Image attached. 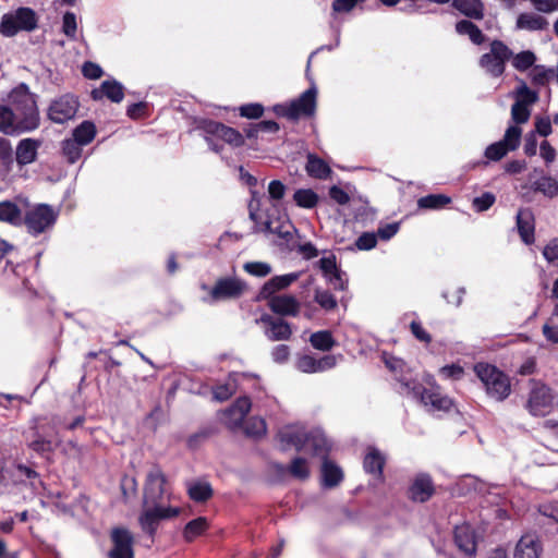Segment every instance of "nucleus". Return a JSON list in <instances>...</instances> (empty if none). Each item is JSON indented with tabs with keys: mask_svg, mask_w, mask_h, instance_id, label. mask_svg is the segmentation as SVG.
Segmentation results:
<instances>
[{
	"mask_svg": "<svg viewBox=\"0 0 558 558\" xmlns=\"http://www.w3.org/2000/svg\"><path fill=\"white\" fill-rule=\"evenodd\" d=\"M543 544L536 533H526L520 537L513 549V558H541Z\"/></svg>",
	"mask_w": 558,
	"mask_h": 558,
	"instance_id": "17",
	"label": "nucleus"
},
{
	"mask_svg": "<svg viewBox=\"0 0 558 558\" xmlns=\"http://www.w3.org/2000/svg\"><path fill=\"white\" fill-rule=\"evenodd\" d=\"M343 478L341 469L330 461L325 460L322 465V483L325 487H335Z\"/></svg>",
	"mask_w": 558,
	"mask_h": 558,
	"instance_id": "33",
	"label": "nucleus"
},
{
	"mask_svg": "<svg viewBox=\"0 0 558 558\" xmlns=\"http://www.w3.org/2000/svg\"><path fill=\"white\" fill-rule=\"evenodd\" d=\"M77 22L76 16L72 12H66L62 20V32L71 39L76 37Z\"/></svg>",
	"mask_w": 558,
	"mask_h": 558,
	"instance_id": "55",
	"label": "nucleus"
},
{
	"mask_svg": "<svg viewBox=\"0 0 558 558\" xmlns=\"http://www.w3.org/2000/svg\"><path fill=\"white\" fill-rule=\"evenodd\" d=\"M260 322L265 324V335L271 341L288 340L292 335L291 326L282 319H274L264 315Z\"/></svg>",
	"mask_w": 558,
	"mask_h": 558,
	"instance_id": "21",
	"label": "nucleus"
},
{
	"mask_svg": "<svg viewBox=\"0 0 558 558\" xmlns=\"http://www.w3.org/2000/svg\"><path fill=\"white\" fill-rule=\"evenodd\" d=\"M21 210L14 203L2 202L0 203V221L10 222L13 225L21 222Z\"/></svg>",
	"mask_w": 558,
	"mask_h": 558,
	"instance_id": "42",
	"label": "nucleus"
},
{
	"mask_svg": "<svg viewBox=\"0 0 558 558\" xmlns=\"http://www.w3.org/2000/svg\"><path fill=\"white\" fill-rule=\"evenodd\" d=\"M39 143L32 138L22 140L15 151L16 161L20 166L29 165L35 161Z\"/></svg>",
	"mask_w": 558,
	"mask_h": 558,
	"instance_id": "30",
	"label": "nucleus"
},
{
	"mask_svg": "<svg viewBox=\"0 0 558 558\" xmlns=\"http://www.w3.org/2000/svg\"><path fill=\"white\" fill-rule=\"evenodd\" d=\"M107 97L113 102L122 101L124 97L123 86L117 81H105L99 88L92 92V97L95 100H99L102 97Z\"/></svg>",
	"mask_w": 558,
	"mask_h": 558,
	"instance_id": "26",
	"label": "nucleus"
},
{
	"mask_svg": "<svg viewBox=\"0 0 558 558\" xmlns=\"http://www.w3.org/2000/svg\"><path fill=\"white\" fill-rule=\"evenodd\" d=\"M542 255L548 266L558 268V238L550 239L543 246Z\"/></svg>",
	"mask_w": 558,
	"mask_h": 558,
	"instance_id": "47",
	"label": "nucleus"
},
{
	"mask_svg": "<svg viewBox=\"0 0 558 558\" xmlns=\"http://www.w3.org/2000/svg\"><path fill=\"white\" fill-rule=\"evenodd\" d=\"M82 146L83 145L78 143L74 137L68 138L63 142V154L70 162H75L81 157Z\"/></svg>",
	"mask_w": 558,
	"mask_h": 558,
	"instance_id": "52",
	"label": "nucleus"
},
{
	"mask_svg": "<svg viewBox=\"0 0 558 558\" xmlns=\"http://www.w3.org/2000/svg\"><path fill=\"white\" fill-rule=\"evenodd\" d=\"M337 364L335 355H326L315 359L312 355H303L296 360V368L302 373H318L332 368Z\"/></svg>",
	"mask_w": 558,
	"mask_h": 558,
	"instance_id": "19",
	"label": "nucleus"
},
{
	"mask_svg": "<svg viewBox=\"0 0 558 558\" xmlns=\"http://www.w3.org/2000/svg\"><path fill=\"white\" fill-rule=\"evenodd\" d=\"M264 108L259 104H248L240 108V114L247 119H257L263 116Z\"/></svg>",
	"mask_w": 558,
	"mask_h": 558,
	"instance_id": "61",
	"label": "nucleus"
},
{
	"mask_svg": "<svg viewBox=\"0 0 558 558\" xmlns=\"http://www.w3.org/2000/svg\"><path fill=\"white\" fill-rule=\"evenodd\" d=\"M452 5L471 19L481 20L484 15V4L481 0H453Z\"/></svg>",
	"mask_w": 558,
	"mask_h": 558,
	"instance_id": "31",
	"label": "nucleus"
},
{
	"mask_svg": "<svg viewBox=\"0 0 558 558\" xmlns=\"http://www.w3.org/2000/svg\"><path fill=\"white\" fill-rule=\"evenodd\" d=\"M96 135V126L90 121L82 122L73 131V137L83 146L89 144Z\"/></svg>",
	"mask_w": 558,
	"mask_h": 558,
	"instance_id": "37",
	"label": "nucleus"
},
{
	"mask_svg": "<svg viewBox=\"0 0 558 558\" xmlns=\"http://www.w3.org/2000/svg\"><path fill=\"white\" fill-rule=\"evenodd\" d=\"M518 231L525 244H532L534 236V217L530 210H520L517 215Z\"/></svg>",
	"mask_w": 558,
	"mask_h": 558,
	"instance_id": "29",
	"label": "nucleus"
},
{
	"mask_svg": "<svg viewBox=\"0 0 558 558\" xmlns=\"http://www.w3.org/2000/svg\"><path fill=\"white\" fill-rule=\"evenodd\" d=\"M288 470L298 480H306L310 476V464L302 457L293 459Z\"/></svg>",
	"mask_w": 558,
	"mask_h": 558,
	"instance_id": "48",
	"label": "nucleus"
},
{
	"mask_svg": "<svg viewBox=\"0 0 558 558\" xmlns=\"http://www.w3.org/2000/svg\"><path fill=\"white\" fill-rule=\"evenodd\" d=\"M554 395L546 385L532 381L526 409L533 416H545L553 408Z\"/></svg>",
	"mask_w": 558,
	"mask_h": 558,
	"instance_id": "10",
	"label": "nucleus"
},
{
	"mask_svg": "<svg viewBox=\"0 0 558 558\" xmlns=\"http://www.w3.org/2000/svg\"><path fill=\"white\" fill-rule=\"evenodd\" d=\"M266 229L269 232L275 233L287 241H289L292 238L294 230L292 225L288 220L280 221L278 222V225H276V222L272 220H268L266 221Z\"/></svg>",
	"mask_w": 558,
	"mask_h": 558,
	"instance_id": "45",
	"label": "nucleus"
},
{
	"mask_svg": "<svg viewBox=\"0 0 558 558\" xmlns=\"http://www.w3.org/2000/svg\"><path fill=\"white\" fill-rule=\"evenodd\" d=\"M450 197L444 194H432L421 197L417 201V205L421 208L438 209L450 203Z\"/></svg>",
	"mask_w": 558,
	"mask_h": 558,
	"instance_id": "44",
	"label": "nucleus"
},
{
	"mask_svg": "<svg viewBox=\"0 0 558 558\" xmlns=\"http://www.w3.org/2000/svg\"><path fill=\"white\" fill-rule=\"evenodd\" d=\"M315 301L325 310H333L337 306V301L327 291L316 290Z\"/></svg>",
	"mask_w": 558,
	"mask_h": 558,
	"instance_id": "58",
	"label": "nucleus"
},
{
	"mask_svg": "<svg viewBox=\"0 0 558 558\" xmlns=\"http://www.w3.org/2000/svg\"><path fill=\"white\" fill-rule=\"evenodd\" d=\"M534 189L550 198L558 196V181L553 177L541 178L534 183Z\"/></svg>",
	"mask_w": 558,
	"mask_h": 558,
	"instance_id": "43",
	"label": "nucleus"
},
{
	"mask_svg": "<svg viewBox=\"0 0 558 558\" xmlns=\"http://www.w3.org/2000/svg\"><path fill=\"white\" fill-rule=\"evenodd\" d=\"M531 117V109L525 107H521L519 105L513 104L511 107V120L513 122L512 125L520 126V124H524L529 121Z\"/></svg>",
	"mask_w": 558,
	"mask_h": 558,
	"instance_id": "56",
	"label": "nucleus"
},
{
	"mask_svg": "<svg viewBox=\"0 0 558 558\" xmlns=\"http://www.w3.org/2000/svg\"><path fill=\"white\" fill-rule=\"evenodd\" d=\"M385 464V457L375 448H369L364 458V468L366 472L380 476L383 466Z\"/></svg>",
	"mask_w": 558,
	"mask_h": 558,
	"instance_id": "34",
	"label": "nucleus"
},
{
	"mask_svg": "<svg viewBox=\"0 0 558 558\" xmlns=\"http://www.w3.org/2000/svg\"><path fill=\"white\" fill-rule=\"evenodd\" d=\"M293 198L295 203L303 208H313L318 201L316 193L312 190H298L294 193Z\"/></svg>",
	"mask_w": 558,
	"mask_h": 558,
	"instance_id": "50",
	"label": "nucleus"
},
{
	"mask_svg": "<svg viewBox=\"0 0 558 558\" xmlns=\"http://www.w3.org/2000/svg\"><path fill=\"white\" fill-rule=\"evenodd\" d=\"M77 109V99L72 95H63L50 104L48 117L52 122L61 124L73 119Z\"/></svg>",
	"mask_w": 558,
	"mask_h": 558,
	"instance_id": "13",
	"label": "nucleus"
},
{
	"mask_svg": "<svg viewBox=\"0 0 558 558\" xmlns=\"http://www.w3.org/2000/svg\"><path fill=\"white\" fill-rule=\"evenodd\" d=\"M316 96L317 90L312 86L290 104L276 105L274 111L278 116L293 120L300 117H311L316 110Z\"/></svg>",
	"mask_w": 558,
	"mask_h": 558,
	"instance_id": "6",
	"label": "nucleus"
},
{
	"mask_svg": "<svg viewBox=\"0 0 558 558\" xmlns=\"http://www.w3.org/2000/svg\"><path fill=\"white\" fill-rule=\"evenodd\" d=\"M456 31L461 35H468L472 43L480 45L484 41V35L481 29L469 21H460L456 25Z\"/></svg>",
	"mask_w": 558,
	"mask_h": 558,
	"instance_id": "40",
	"label": "nucleus"
},
{
	"mask_svg": "<svg viewBox=\"0 0 558 558\" xmlns=\"http://www.w3.org/2000/svg\"><path fill=\"white\" fill-rule=\"evenodd\" d=\"M38 16L27 7L10 11L1 17L0 33L5 37L15 36L20 32H33L37 28Z\"/></svg>",
	"mask_w": 558,
	"mask_h": 558,
	"instance_id": "4",
	"label": "nucleus"
},
{
	"mask_svg": "<svg viewBox=\"0 0 558 558\" xmlns=\"http://www.w3.org/2000/svg\"><path fill=\"white\" fill-rule=\"evenodd\" d=\"M495 203V196L492 193H485L474 198L473 206L477 211L487 210Z\"/></svg>",
	"mask_w": 558,
	"mask_h": 558,
	"instance_id": "63",
	"label": "nucleus"
},
{
	"mask_svg": "<svg viewBox=\"0 0 558 558\" xmlns=\"http://www.w3.org/2000/svg\"><path fill=\"white\" fill-rule=\"evenodd\" d=\"M269 308L282 316H296L300 312V302L292 295L280 294L267 298Z\"/></svg>",
	"mask_w": 558,
	"mask_h": 558,
	"instance_id": "20",
	"label": "nucleus"
},
{
	"mask_svg": "<svg viewBox=\"0 0 558 558\" xmlns=\"http://www.w3.org/2000/svg\"><path fill=\"white\" fill-rule=\"evenodd\" d=\"M535 60V54L532 51H522L512 58V65L518 71H525L534 64Z\"/></svg>",
	"mask_w": 558,
	"mask_h": 558,
	"instance_id": "53",
	"label": "nucleus"
},
{
	"mask_svg": "<svg viewBox=\"0 0 558 558\" xmlns=\"http://www.w3.org/2000/svg\"><path fill=\"white\" fill-rule=\"evenodd\" d=\"M22 117L16 111H12L5 106H0V132L4 134H14L21 132H29L31 130H23L20 124Z\"/></svg>",
	"mask_w": 558,
	"mask_h": 558,
	"instance_id": "25",
	"label": "nucleus"
},
{
	"mask_svg": "<svg viewBox=\"0 0 558 558\" xmlns=\"http://www.w3.org/2000/svg\"><path fill=\"white\" fill-rule=\"evenodd\" d=\"M405 388L411 391L415 397L421 396L422 402L426 407H430L433 411L448 412L453 408V401L448 397L440 393V391H424L416 390L415 387H411L410 384L404 385Z\"/></svg>",
	"mask_w": 558,
	"mask_h": 558,
	"instance_id": "18",
	"label": "nucleus"
},
{
	"mask_svg": "<svg viewBox=\"0 0 558 558\" xmlns=\"http://www.w3.org/2000/svg\"><path fill=\"white\" fill-rule=\"evenodd\" d=\"M319 267L325 278L328 280L330 284L333 286L335 289H344V281L341 277L339 269L337 268L335 256L330 255L322 258L319 260Z\"/></svg>",
	"mask_w": 558,
	"mask_h": 558,
	"instance_id": "27",
	"label": "nucleus"
},
{
	"mask_svg": "<svg viewBox=\"0 0 558 558\" xmlns=\"http://www.w3.org/2000/svg\"><path fill=\"white\" fill-rule=\"evenodd\" d=\"M166 477L160 469L153 468L146 478L143 504L155 505L165 494Z\"/></svg>",
	"mask_w": 558,
	"mask_h": 558,
	"instance_id": "15",
	"label": "nucleus"
},
{
	"mask_svg": "<svg viewBox=\"0 0 558 558\" xmlns=\"http://www.w3.org/2000/svg\"><path fill=\"white\" fill-rule=\"evenodd\" d=\"M10 102L22 117L23 130H35L39 125V114L34 96L25 84H20L9 95Z\"/></svg>",
	"mask_w": 558,
	"mask_h": 558,
	"instance_id": "3",
	"label": "nucleus"
},
{
	"mask_svg": "<svg viewBox=\"0 0 558 558\" xmlns=\"http://www.w3.org/2000/svg\"><path fill=\"white\" fill-rule=\"evenodd\" d=\"M251 400L246 397L239 398L229 409L221 412L220 420L230 429L242 427L245 415L251 410Z\"/></svg>",
	"mask_w": 558,
	"mask_h": 558,
	"instance_id": "16",
	"label": "nucleus"
},
{
	"mask_svg": "<svg viewBox=\"0 0 558 558\" xmlns=\"http://www.w3.org/2000/svg\"><path fill=\"white\" fill-rule=\"evenodd\" d=\"M548 22L536 13H522L517 19V28L524 31L544 29Z\"/></svg>",
	"mask_w": 558,
	"mask_h": 558,
	"instance_id": "32",
	"label": "nucleus"
},
{
	"mask_svg": "<svg viewBox=\"0 0 558 558\" xmlns=\"http://www.w3.org/2000/svg\"><path fill=\"white\" fill-rule=\"evenodd\" d=\"M312 347L319 351H329L335 345L332 335L328 330L316 331L311 335Z\"/></svg>",
	"mask_w": 558,
	"mask_h": 558,
	"instance_id": "38",
	"label": "nucleus"
},
{
	"mask_svg": "<svg viewBox=\"0 0 558 558\" xmlns=\"http://www.w3.org/2000/svg\"><path fill=\"white\" fill-rule=\"evenodd\" d=\"M538 512L558 523V501L544 502L539 505Z\"/></svg>",
	"mask_w": 558,
	"mask_h": 558,
	"instance_id": "59",
	"label": "nucleus"
},
{
	"mask_svg": "<svg viewBox=\"0 0 558 558\" xmlns=\"http://www.w3.org/2000/svg\"><path fill=\"white\" fill-rule=\"evenodd\" d=\"M243 429L248 436L260 437L266 434V422L262 417H252L247 421Z\"/></svg>",
	"mask_w": 558,
	"mask_h": 558,
	"instance_id": "51",
	"label": "nucleus"
},
{
	"mask_svg": "<svg viewBox=\"0 0 558 558\" xmlns=\"http://www.w3.org/2000/svg\"><path fill=\"white\" fill-rule=\"evenodd\" d=\"M512 57V51L499 40L490 44L489 52L480 59L481 68L492 76H500L505 71L506 62Z\"/></svg>",
	"mask_w": 558,
	"mask_h": 558,
	"instance_id": "9",
	"label": "nucleus"
},
{
	"mask_svg": "<svg viewBox=\"0 0 558 558\" xmlns=\"http://www.w3.org/2000/svg\"><path fill=\"white\" fill-rule=\"evenodd\" d=\"M454 542L465 555H472L476 548V536L472 526L468 523L456 526Z\"/></svg>",
	"mask_w": 558,
	"mask_h": 558,
	"instance_id": "24",
	"label": "nucleus"
},
{
	"mask_svg": "<svg viewBox=\"0 0 558 558\" xmlns=\"http://www.w3.org/2000/svg\"><path fill=\"white\" fill-rule=\"evenodd\" d=\"M456 31L461 35H468L472 43L480 45L484 41V35L481 29L469 21H460L456 25Z\"/></svg>",
	"mask_w": 558,
	"mask_h": 558,
	"instance_id": "39",
	"label": "nucleus"
},
{
	"mask_svg": "<svg viewBox=\"0 0 558 558\" xmlns=\"http://www.w3.org/2000/svg\"><path fill=\"white\" fill-rule=\"evenodd\" d=\"M299 278L298 274H287L282 276H276L271 278L269 281H267L260 292H259V299H267L270 298V295H274L275 292L284 289L289 287L291 283L296 281Z\"/></svg>",
	"mask_w": 558,
	"mask_h": 558,
	"instance_id": "28",
	"label": "nucleus"
},
{
	"mask_svg": "<svg viewBox=\"0 0 558 558\" xmlns=\"http://www.w3.org/2000/svg\"><path fill=\"white\" fill-rule=\"evenodd\" d=\"M456 31L461 35H468L472 43L480 45L484 41V35L481 29L469 21H460L456 25Z\"/></svg>",
	"mask_w": 558,
	"mask_h": 558,
	"instance_id": "41",
	"label": "nucleus"
},
{
	"mask_svg": "<svg viewBox=\"0 0 558 558\" xmlns=\"http://www.w3.org/2000/svg\"><path fill=\"white\" fill-rule=\"evenodd\" d=\"M208 524L205 518H197L191 522H189L184 529V537L187 541H192L198 535H201L206 529Z\"/></svg>",
	"mask_w": 558,
	"mask_h": 558,
	"instance_id": "49",
	"label": "nucleus"
},
{
	"mask_svg": "<svg viewBox=\"0 0 558 558\" xmlns=\"http://www.w3.org/2000/svg\"><path fill=\"white\" fill-rule=\"evenodd\" d=\"M522 129L517 125H509L505 132L504 138L490 144L485 150V157L493 161L504 158L509 151L515 150L521 141Z\"/></svg>",
	"mask_w": 558,
	"mask_h": 558,
	"instance_id": "11",
	"label": "nucleus"
},
{
	"mask_svg": "<svg viewBox=\"0 0 558 558\" xmlns=\"http://www.w3.org/2000/svg\"><path fill=\"white\" fill-rule=\"evenodd\" d=\"M58 217V211L52 207L38 204L32 207L25 215V223L29 232L38 234L50 228Z\"/></svg>",
	"mask_w": 558,
	"mask_h": 558,
	"instance_id": "12",
	"label": "nucleus"
},
{
	"mask_svg": "<svg viewBox=\"0 0 558 558\" xmlns=\"http://www.w3.org/2000/svg\"><path fill=\"white\" fill-rule=\"evenodd\" d=\"M181 509L178 507L161 506L159 501L155 505L143 504V511L140 515V525L146 533L153 535L161 520L175 518L180 514Z\"/></svg>",
	"mask_w": 558,
	"mask_h": 558,
	"instance_id": "8",
	"label": "nucleus"
},
{
	"mask_svg": "<svg viewBox=\"0 0 558 558\" xmlns=\"http://www.w3.org/2000/svg\"><path fill=\"white\" fill-rule=\"evenodd\" d=\"M187 492H189L190 497L195 501H205L213 494V490H211L209 484H207L205 482L192 483L189 486Z\"/></svg>",
	"mask_w": 558,
	"mask_h": 558,
	"instance_id": "46",
	"label": "nucleus"
},
{
	"mask_svg": "<svg viewBox=\"0 0 558 558\" xmlns=\"http://www.w3.org/2000/svg\"><path fill=\"white\" fill-rule=\"evenodd\" d=\"M181 509L178 507L161 506L159 501L155 505L143 504V511L140 515V525L146 533L153 535L161 520L175 518L180 514Z\"/></svg>",
	"mask_w": 558,
	"mask_h": 558,
	"instance_id": "7",
	"label": "nucleus"
},
{
	"mask_svg": "<svg viewBox=\"0 0 558 558\" xmlns=\"http://www.w3.org/2000/svg\"><path fill=\"white\" fill-rule=\"evenodd\" d=\"M532 4L543 13H551L558 10V0H534Z\"/></svg>",
	"mask_w": 558,
	"mask_h": 558,
	"instance_id": "64",
	"label": "nucleus"
},
{
	"mask_svg": "<svg viewBox=\"0 0 558 558\" xmlns=\"http://www.w3.org/2000/svg\"><path fill=\"white\" fill-rule=\"evenodd\" d=\"M439 375L447 380H459L464 376V368L458 364L445 365L439 369Z\"/></svg>",
	"mask_w": 558,
	"mask_h": 558,
	"instance_id": "54",
	"label": "nucleus"
},
{
	"mask_svg": "<svg viewBox=\"0 0 558 558\" xmlns=\"http://www.w3.org/2000/svg\"><path fill=\"white\" fill-rule=\"evenodd\" d=\"M202 290L206 293L202 296L203 301L213 304L241 296L245 290V283L238 278L227 277L218 279L211 288L203 284Z\"/></svg>",
	"mask_w": 558,
	"mask_h": 558,
	"instance_id": "5",
	"label": "nucleus"
},
{
	"mask_svg": "<svg viewBox=\"0 0 558 558\" xmlns=\"http://www.w3.org/2000/svg\"><path fill=\"white\" fill-rule=\"evenodd\" d=\"M306 171L311 177L325 179L329 175L330 168L324 160L310 155L306 163Z\"/></svg>",
	"mask_w": 558,
	"mask_h": 558,
	"instance_id": "36",
	"label": "nucleus"
},
{
	"mask_svg": "<svg viewBox=\"0 0 558 558\" xmlns=\"http://www.w3.org/2000/svg\"><path fill=\"white\" fill-rule=\"evenodd\" d=\"M112 547L109 558H134V539L131 532L124 527H114L111 531Z\"/></svg>",
	"mask_w": 558,
	"mask_h": 558,
	"instance_id": "14",
	"label": "nucleus"
},
{
	"mask_svg": "<svg viewBox=\"0 0 558 558\" xmlns=\"http://www.w3.org/2000/svg\"><path fill=\"white\" fill-rule=\"evenodd\" d=\"M514 98V104L521 107H525L531 109V107L538 100L537 94L530 89L525 83H521V85L512 93Z\"/></svg>",
	"mask_w": 558,
	"mask_h": 558,
	"instance_id": "35",
	"label": "nucleus"
},
{
	"mask_svg": "<svg viewBox=\"0 0 558 558\" xmlns=\"http://www.w3.org/2000/svg\"><path fill=\"white\" fill-rule=\"evenodd\" d=\"M539 155L546 165H550L556 160L557 150L548 141H543L539 145Z\"/></svg>",
	"mask_w": 558,
	"mask_h": 558,
	"instance_id": "60",
	"label": "nucleus"
},
{
	"mask_svg": "<svg viewBox=\"0 0 558 558\" xmlns=\"http://www.w3.org/2000/svg\"><path fill=\"white\" fill-rule=\"evenodd\" d=\"M408 494L409 498L416 502L428 500L434 494V485L430 477L426 474L416 475L409 487Z\"/></svg>",
	"mask_w": 558,
	"mask_h": 558,
	"instance_id": "22",
	"label": "nucleus"
},
{
	"mask_svg": "<svg viewBox=\"0 0 558 558\" xmlns=\"http://www.w3.org/2000/svg\"><path fill=\"white\" fill-rule=\"evenodd\" d=\"M279 441L283 447H294L296 450L325 457L328 444L320 433L308 435L300 425L283 426L278 433Z\"/></svg>",
	"mask_w": 558,
	"mask_h": 558,
	"instance_id": "1",
	"label": "nucleus"
},
{
	"mask_svg": "<svg viewBox=\"0 0 558 558\" xmlns=\"http://www.w3.org/2000/svg\"><path fill=\"white\" fill-rule=\"evenodd\" d=\"M377 238L375 233H363L357 240H356V247L361 251H368L376 246Z\"/></svg>",
	"mask_w": 558,
	"mask_h": 558,
	"instance_id": "62",
	"label": "nucleus"
},
{
	"mask_svg": "<svg viewBox=\"0 0 558 558\" xmlns=\"http://www.w3.org/2000/svg\"><path fill=\"white\" fill-rule=\"evenodd\" d=\"M474 373L490 399L504 401L510 396V378L495 365L477 363L474 365Z\"/></svg>",
	"mask_w": 558,
	"mask_h": 558,
	"instance_id": "2",
	"label": "nucleus"
},
{
	"mask_svg": "<svg viewBox=\"0 0 558 558\" xmlns=\"http://www.w3.org/2000/svg\"><path fill=\"white\" fill-rule=\"evenodd\" d=\"M244 270L256 277H265L270 274L271 267L267 263L252 262L244 265Z\"/></svg>",
	"mask_w": 558,
	"mask_h": 558,
	"instance_id": "57",
	"label": "nucleus"
},
{
	"mask_svg": "<svg viewBox=\"0 0 558 558\" xmlns=\"http://www.w3.org/2000/svg\"><path fill=\"white\" fill-rule=\"evenodd\" d=\"M205 130L207 133L213 134L218 138H221L222 141L234 147H239L244 144L243 135L239 131L225 124L209 121L206 123Z\"/></svg>",
	"mask_w": 558,
	"mask_h": 558,
	"instance_id": "23",
	"label": "nucleus"
}]
</instances>
